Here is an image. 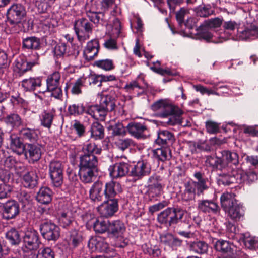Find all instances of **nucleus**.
Wrapping results in <instances>:
<instances>
[{
	"mask_svg": "<svg viewBox=\"0 0 258 258\" xmlns=\"http://www.w3.org/2000/svg\"><path fill=\"white\" fill-rule=\"evenodd\" d=\"M238 163V155L228 150L222 151L221 157L208 156L206 160L207 166L219 170L218 181L224 185L241 181V174L238 173V171L233 167Z\"/></svg>",
	"mask_w": 258,
	"mask_h": 258,
	"instance_id": "nucleus-1",
	"label": "nucleus"
},
{
	"mask_svg": "<svg viewBox=\"0 0 258 258\" xmlns=\"http://www.w3.org/2000/svg\"><path fill=\"white\" fill-rule=\"evenodd\" d=\"M122 191V188L119 182L111 181L104 185L100 181L95 182L89 190V198L94 202L98 203L104 199H112Z\"/></svg>",
	"mask_w": 258,
	"mask_h": 258,
	"instance_id": "nucleus-2",
	"label": "nucleus"
},
{
	"mask_svg": "<svg viewBox=\"0 0 258 258\" xmlns=\"http://www.w3.org/2000/svg\"><path fill=\"white\" fill-rule=\"evenodd\" d=\"M151 109L160 117L171 116L167 121L169 125H174L181 123L180 116L183 113L182 111L168 99L157 101L152 105Z\"/></svg>",
	"mask_w": 258,
	"mask_h": 258,
	"instance_id": "nucleus-3",
	"label": "nucleus"
},
{
	"mask_svg": "<svg viewBox=\"0 0 258 258\" xmlns=\"http://www.w3.org/2000/svg\"><path fill=\"white\" fill-rule=\"evenodd\" d=\"M194 176L197 181L191 180L184 183V189L181 195V199L184 201L195 200L196 194L200 196L209 188L208 179L204 178L203 174L196 172Z\"/></svg>",
	"mask_w": 258,
	"mask_h": 258,
	"instance_id": "nucleus-4",
	"label": "nucleus"
},
{
	"mask_svg": "<svg viewBox=\"0 0 258 258\" xmlns=\"http://www.w3.org/2000/svg\"><path fill=\"white\" fill-rule=\"evenodd\" d=\"M185 213V211L180 208H167L158 214L157 221L162 224L171 226L180 221Z\"/></svg>",
	"mask_w": 258,
	"mask_h": 258,
	"instance_id": "nucleus-5",
	"label": "nucleus"
},
{
	"mask_svg": "<svg viewBox=\"0 0 258 258\" xmlns=\"http://www.w3.org/2000/svg\"><path fill=\"white\" fill-rule=\"evenodd\" d=\"M125 229L124 224L120 220L109 222L108 232L118 239L116 245L119 247H124L128 243V240L123 237Z\"/></svg>",
	"mask_w": 258,
	"mask_h": 258,
	"instance_id": "nucleus-6",
	"label": "nucleus"
},
{
	"mask_svg": "<svg viewBox=\"0 0 258 258\" xmlns=\"http://www.w3.org/2000/svg\"><path fill=\"white\" fill-rule=\"evenodd\" d=\"M92 25L86 18H81L76 20L74 25V28L80 42H84L89 38L92 33Z\"/></svg>",
	"mask_w": 258,
	"mask_h": 258,
	"instance_id": "nucleus-7",
	"label": "nucleus"
},
{
	"mask_svg": "<svg viewBox=\"0 0 258 258\" xmlns=\"http://www.w3.org/2000/svg\"><path fill=\"white\" fill-rule=\"evenodd\" d=\"M49 175L52 184L56 187H59L63 182V166L58 161H52L49 165Z\"/></svg>",
	"mask_w": 258,
	"mask_h": 258,
	"instance_id": "nucleus-8",
	"label": "nucleus"
},
{
	"mask_svg": "<svg viewBox=\"0 0 258 258\" xmlns=\"http://www.w3.org/2000/svg\"><path fill=\"white\" fill-rule=\"evenodd\" d=\"M35 59L27 61L21 58L16 59L14 62L13 71L19 76L23 75L25 73L31 70L35 66L39 64V56L37 54L34 55Z\"/></svg>",
	"mask_w": 258,
	"mask_h": 258,
	"instance_id": "nucleus-9",
	"label": "nucleus"
},
{
	"mask_svg": "<svg viewBox=\"0 0 258 258\" xmlns=\"http://www.w3.org/2000/svg\"><path fill=\"white\" fill-rule=\"evenodd\" d=\"M23 243L22 248L24 252L31 251L36 249L40 243L38 232L34 230L27 231L23 237Z\"/></svg>",
	"mask_w": 258,
	"mask_h": 258,
	"instance_id": "nucleus-10",
	"label": "nucleus"
},
{
	"mask_svg": "<svg viewBox=\"0 0 258 258\" xmlns=\"http://www.w3.org/2000/svg\"><path fill=\"white\" fill-rule=\"evenodd\" d=\"M40 230L42 236L48 241L56 240L60 235L59 227L51 222L42 224Z\"/></svg>",
	"mask_w": 258,
	"mask_h": 258,
	"instance_id": "nucleus-11",
	"label": "nucleus"
},
{
	"mask_svg": "<svg viewBox=\"0 0 258 258\" xmlns=\"http://www.w3.org/2000/svg\"><path fill=\"white\" fill-rule=\"evenodd\" d=\"M25 14V9L20 4H14L7 10V16L11 24L19 23Z\"/></svg>",
	"mask_w": 258,
	"mask_h": 258,
	"instance_id": "nucleus-12",
	"label": "nucleus"
},
{
	"mask_svg": "<svg viewBox=\"0 0 258 258\" xmlns=\"http://www.w3.org/2000/svg\"><path fill=\"white\" fill-rule=\"evenodd\" d=\"M104 202L98 206L97 209L102 217H107L112 216L117 210V202L114 199H106Z\"/></svg>",
	"mask_w": 258,
	"mask_h": 258,
	"instance_id": "nucleus-13",
	"label": "nucleus"
},
{
	"mask_svg": "<svg viewBox=\"0 0 258 258\" xmlns=\"http://www.w3.org/2000/svg\"><path fill=\"white\" fill-rule=\"evenodd\" d=\"M126 128L129 133L137 139H145L149 135L148 129L144 123L131 122Z\"/></svg>",
	"mask_w": 258,
	"mask_h": 258,
	"instance_id": "nucleus-14",
	"label": "nucleus"
},
{
	"mask_svg": "<svg viewBox=\"0 0 258 258\" xmlns=\"http://www.w3.org/2000/svg\"><path fill=\"white\" fill-rule=\"evenodd\" d=\"M148 194L151 197L160 196L162 191L164 185L162 184V179L158 175H154L149 178Z\"/></svg>",
	"mask_w": 258,
	"mask_h": 258,
	"instance_id": "nucleus-15",
	"label": "nucleus"
},
{
	"mask_svg": "<svg viewBox=\"0 0 258 258\" xmlns=\"http://www.w3.org/2000/svg\"><path fill=\"white\" fill-rule=\"evenodd\" d=\"M223 24L224 30L218 33V37L220 40L216 43L222 42L223 41L228 39L236 29L238 28V24L235 21L229 20L224 22Z\"/></svg>",
	"mask_w": 258,
	"mask_h": 258,
	"instance_id": "nucleus-16",
	"label": "nucleus"
},
{
	"mask_svg": "<svg viewBox=\"0 0 258 258\" xmlns=\"http://www.w3.org/2000/svg\"><path fill=\"white\" fill-rule=\"evenodd\" d=\"M129 164L125 162L116 163L109 168L110 176L117 178L125 176L129 171Z\"/></svg>",
	"mask_w": 258,
	"mask_h": 258,
	"instance_id": "nucleus-17",
	"label": "nucleus"
},
{
	"mask_svg": "<svg viewBox=\"0 0 258 258\" xmlns=\"http://www.w3.org/2000/svg\"><path fill=\"white\" fill-rule=\"evenodd\" d=\"M98 164V158L95 155L84 154L80 156L79 167L97 170Z\"/></svg>",
	"mask_w": 258,
	"mask_h": 258,
	"instance_id": "nucleus-18",
	"label": "nucleus"
},
{
	"mask_svg": "<svg viewBox=\"0 0 258 258\" xmlns=\"http://www.w3.org/2000/svg\"><path fill=\"white\" fill-rule=\"evenodd\" d=\"M4 215L6 219L14 218L20 212L19 205L14 200L7 201L4 205Z\"/></svg>",
	"mask_w": 258,
	"mask_h": 258,
	"instance_id": "nucleus-19",
	"label": "nucleus"
},
{
	"mask_svg": "<svg viewBox=\"0 0 258 258\" xmlns=\"http://www.w3.org/2000/svg\"><path fill=\"white\" fill-rule=\"evenodd\" d=\"M99 48V41L97 39H93L88 42L84 50L85 59L88 61L93 59L98 54Z\"/></svg>",
	"mask_w": 258,
	"mask_h": 258,
	"instance_id": "nucleus-20",
	"label": "nucleus"
},
{
	"mask_svg": "<svg viewBox=\"0 0 258 258\" xmlns=\"http://www.w3.org/2000/svg\"><path fill=\"white\" fill-rule=\"evenodd\" d=\"M25 154L27 157H28L29 162L34 163L41 157V146L38 144H29Z\"/></svg>",
	"mask_w": 258,
	"mask_h": 258,
	"instance_id": "nucleus-21",
	"label": "nucleus"
},
{
	"mask_svg": "<svg viewBox=\"0 0 258 258\" xmlns=\"http://www.w3.org/2000/svg\"><path fill=\"white\" fill-rule=\"evenodd\" d=\"M109 222L108 221L99 220L95 218H92L86 222L88 228L92 227L96 233H103L106 231L108 232Z\"/></svg>",
	"mask_w": 258,
	"mask_h": 258,
	"instance_id": "nucleus-22",
	"label": "nucleus"
},
{
	"mask_svg": "<svg viewBox=\"0 0 258 258\" xmlns=\"http://www.w3.org/2000/svg\"><path fill=\"white\" fill-rule=\"evenodd\" d=\"M42 85V78L39 77H30L23 79L21 82V86L24 91L26 92H32Z\"/></svg>",
	"mask_w": 258,
	"mask_h": 258,
	"instance_id": "nucleus-23",
	"label": "nucleus"
},
{
	"mask_svg": "<svg viewBox=\"0 0 258 258\" xmlns=\"http://www.w3.org/2000/svg\"><path fill=\"white\" fill-rule=\"evenodd\" d=\"M120 0H102L100 4L99 11L105 12L110 8H113L111 14L114 16L121 13V9L118 6Z\"/></svg>",
	"mask_w": 258,
	"mask_h": 258,
	"instance_id": "nucleus-24",
	"label": "nucleus"
},
{
	"mask_svg": "<svg viewBox=\"0 0 258 258\" xmlns=\"http://www.w3.org/2000/svg\"><path fill=\"white\" fill-rule=\"evenodd\" d=\"M175 141V137L172 133L167 130L161 131L158 133L156 143L161 146H169Z\"/></svg>",
	"mask_w": 258,
	"mask_h": 258,
	"instance_id": "nucleus-25",
	"label": "nucleus"
},
{
	"mask_svg": "<svg viewBox=\"0 0 258 258\" xmlns=\"http://www.w3.org/2000/svg\"><path fill=\"white\" fill-rule=\"evenodd\" d=\"M225 212L231 220L237 221L242 218L244 215V211L241 205L236 204L231 207Z\"/></svg>",
	"mask_w": 258,
	"mask_h": 258,
	"instance_id": "nucleus-26",
	"label": "nucleus"
},
{
	"mask_svg": "<svg viewBox=\"0 0 258 258\" xmlns=\"http://www.w3.org/2000/svg\"><path fill=\"white\" fill-rule=\"evenodd\" d=\"M160 241L165 245L168 246L173 249L176 248L181 246L182 240L174 237L170 233L163 234L160 236Z\"/></svg>",
	"mask_w": 258,
	"mask_h": 258,
	"instance_id": "nucleus-27",
	"label": "nucleus"
},
{
	"mask_svg": "<svg viewBox=\"0 0 258 258\" xmlns=\"http://www.w3.org/2000/svg\"><path fill=\"white\" fill-rule=\"evenodd\" d=\"M198 208L204 213H217L220 211L219 207L216 203L209 200L199 201Z\"/></svg>",
	"mask_w": 258,
	"mask_h": 258,
	"instance_id": "nucleus-28",
	"label": "nucleus"
},
{
	"mask_svg": "<svg viewBox=\"0 0 258 258\" xmlns=\"http://www.w3.org/2000/svg\"><path fill=\"white\" fill-rule=\"evenodd\" d=\"M235 195L231 192H224L220 198L221 205L222 209L225 211L231 207L237 204L235 199Z\"/></svg>",
	"mask_w": 258,
	"mask_h": 258,
	"instance_id": "nucleus-29",
	"label": "nucleus"
},
{
	"mask_svg": "<svg viewBox=\"0 0 258 258\" xmlns=\"http://www.w3.org/2000/svg\"><path fill=\"white\" fill-rule=\"evenodd\" d=\"M209 84L212 85L213 89L208 88L205 87L201 85H197L195 86V88L197 91H199L202 94L210 95H219V94L217 92V91L219 89H227L226 86L219 85L220 83H212L210 82Z\"/></svg>",
	"mask_w": 258,
	"mask_h": 258,
	"instance_id": "nucleus-30",
	"label": "nucleus"
},
{
	"mask_svg": "<svg viewBox=\"0 0 258 258\" xmlns=\"http://www.w3.org/2000/svg\"><path fill=\"white\" fill-rule=\"evenodd\" d=\"M237 36L241 40L256 38L258 37V27L252 26L251 28H245L242 31L238 29Z\"/></svg>",
	"mask_w": 258,
	"mask_h": 258,
	"instance_id": "nucleus-31",
	"label": "nucleus"
},
{
	"mask_svg": "<svg viewBox=\"0 0 258 258\" xmlns=\"http://www.w3.org/2000/svg\"><path fill=\"white\" fill-rule=\"evenodd\" d=\"M97 170L79 167V176L84 183H91L95 177V172Z\"/></svg>",
	"mask_w": 258,
	"mask_h": 258,
	"instance_id": "nucleus-32",
	"label": "nucleus"
},
{
	"mask_svg": "<svg viewBox=\"0 0 258 258\" xmlns=\"http://www.w3.org/2000/svg\"><path fill=\"white\" fill-rule=\"evenodd\" d=\"M141 81L144 82V76L143 74H140L137 78L136 80L132 81L129 83L125 85L124 89L126 92L132 93L134 92L136 89L140 90V94L143 93L145 91V88L143 86L140 85L139 81Z\"/></svg>",
	"mask_w": 258,
	"mask_h": 258,
	"instance_id": "nucleus-33",
	"label": "nucleus"
},
{
	"mask_svg": "<svg viewBox=\"0 0 258 258\" xmlns=\"http://www.w3.org/2000/svg\"><path fill=\"white\" fill-rule=\"evenodd\" d=\"M149 172L150 169L148 166L143 161L138 162L131 171L132 175L138 177L145 176Z\"/></svg>",
	"mask_w": 258,
	"mask_h": 258,
	"instance_id": "nucleus-34",
	"label": "nucleus"
},
{
	"mask_svg": "<svg viewBox=\"0 0 258 258\" xmlns=\"http://www.w3.org/2000/svg\"><path fill=\"white\" fill-rule=\"evenodd\" d=\"M52 191L48 187H41L37 193L36 199L38 202L48 204L52 200Z\"/></svg>",
	"mask_w": 258,
	"mask_h": 258,
	"instance_id": "nucleus-35",
	"label": "nucleus"
},
{
	"mask_svg": "<svg viewBox=\"0 0 258 258\" xmlns=\"http://www.w3.org/2000/svg\"><path fill=\"white\" fill-rule=\"evenodd\" d=\"M23 48L28 50H39L41 47L40 39L36 37H29L23 39Z\"/></svg>",
	"mask_w": 258,
	"mask_h": 258,
	"instance_id": "nucleus-36",
	"label": "nucleus"
},
{
	"mask_svg": "<svg viewBox=\"0 0 258 258\" xmlns=\"http://www.w3.org/2000/svg\"><path fill=\"white\" fill-rule=\"evenodd\" d=\"M215 248L217 251H221L225 253H229L235 255L236 251L234 245L228 241L224 240H218L216 242Z\"/></svg>",
	"mask_w": 258,
	"mask_h": 258,
	"instance_id": "nucleus-37",
	"label": "nucleus"
},
{
	"mask_svg": "<svg viewBox=\"0 0 258 258\" xmlns=\"http://www.w3.org/2000/svg\"><path fill=\"white\" fill-rule=\"evenodd\" d=\"M95 5V3L93 4L91 9L86 11V15L91 22L95 24H98L102 21V18L101 16H103V15L101 13L102 11L98 10L100 8L94 9Z\"/></svg>",
	"mask_w": 258,
	"mask_h": 258,
	"instance_id": "nucleus-38",
	"label": "nucleus"
},
{
	"mask_svg": "<svg viewBox=\"0 0 258 258\" xmlns=\"http://www.w3.org/2000/svg\"><path fill=\"white\" fill-rule=\"evenodd\" d=\"M154 156L161 161L169 160L171 157V151L168 148H157L153 151Z\"/></svg>",
	"mask_w": 258,
	"mask_h": 258,
	"instance_id": "nucleus-39",
	"label": "nucleus"
},
{
	"mask_svg": "<svg viewBox=\"0 0 258 258\" xmlns=\"http://www.w3.org/2000/svg\"><path fill=\"white\" fill-rule=\"evenodd\" d=\"M60 74L58 72H54L49 75L46 80L47 89H52L60 86Z\"/></svg>",
	"mask_w": 258,
	"mask_h": 258,
	"instance_id": "nucleus-40",
	"label": "nucleus"
},
{
	"mask_svg": "<svg viewBox=\"0 0 258 258\" xmlns=\"http://www.w3.org/2000/svg\"><path fill=\"white\" fill-rule=\"evenodd\" d=\"M54 113L51 111H44L40 115L41 124L47 128H50L53 120Z\"/></svg>",
	"mask_w": 258,
	"mask_h": 258,
	"instance_id": "nucleus-41",
	"label": "nucleus"
},
{
	"mask_svg": "<svg viewBox=\"0 0 258 258\" xmlns=\"http://www.w3.org/2000/svg\"><path fill=\"white\" fill-rule=\"evenodd\" d=\"M91 136L95 139H101L104 138V133L103 126L98 122L92 123L91 128Z\"/></svg>",
	"mask_w": 258,
	"mask_h": 258,
	"instance_id": "nucleus-42",
	"label": "nucleus"
},
{
	"mask_svg": "<svg viewBox=\"0 0 258 258\" xmlns=\"http://www.w3.org/2000/svg\"><path fill=\"white\" fill-rule=\"evenodd\" d=\"M37 176L33 171L27 172L23 176V181L25 187L32 188L37 184Z\"/></svg>",
	"mask_w": 258,
	"mask_h": 258,
	"instance_id": "nucleus-43",
	"label": "nucleus"
},
{
	"mask_svg": "<svg viewBox=\"0 0 258 258\" xmlns=\"http://www.w3.org/2000/svg\"><path fill=\"white\" fill-rule=\"evenodd\" d=\"M21 135L24 139L31 142L36 141L38 138V131L29 128L22 129L21 131Z\"/></svg>",
	"mask_w": 258,
	"mask_h": 258,
	"instance_id": "nucleus-44",
	"label": "nucleus"
},
{
	"mask_svg": "<svg viewBox=\"0 0 258 258\" xmlns=\"http://www.w3.org/2000/svg\"><path fill=\"white\" fill-rule=\"evenodd\" d=\"M5 122L13 128L17 127L22 124L21 117L17 114H11L4 118Z\"/></svg>",
	"mask_w": 258,
	"mask_h": 258,
	"instance_id": "nucleus-45",
	"label": "nucleus"
},
{
	"mask_svg": "<svg viewBox=\"0 0 258 258\" xmlns=\"http://www.w3.org/2000/svg\"><path fill=\"white\" fill-rule=\"evenodd\" d=\"M190 249L196 253L204 254L207 252L208 245L204 241L194 242L190 244Z\"/></svg>",
	"mask_w": 258,
	"mask_h": 258,
	"instance_id": "nucleus-46",
	"label": "nucleus"
},
{
	"mask_svg": "<svg viewBox=\"0 0 258 258\" xmlns=\"http://www.w3.org/2000/svg\"><path fill=\"white\" fill-rule=\"evenodd\" d=\"M84 79L87 86L94 85L101 86L102 83V75L90 74L87 76H84Z\"/></svg>",
	"mask_w": 258,
	"mask_h": 258,
	"instance_id": "nucleus-47",
	"label": "nucleus"
},
{
	"mask_svg": "<svg viewBox=\"0 0 258 258\" xmlns=\"http://www.w3.org/2000/svg\"><path fill=\"white\" fill-rule=\"evenodd\" d=\"M6 238L12 245H18L21 241L19 232L15 229H11L6 234Z\"/></svg>",
	"mask_w": 258,
	"mask_h": 258,
	"instance_id": "nucleus-48",
	"label": "nucleus"
},
{
	"mask_svg": "<svg viewBox=\"0 0 258 258\" xmlns=\"http://www.w3.org/2000/svg\"><path fill=\"white\" fill-rule=\"evenodd\" d=\"M84 76L78 78L75 82L72 84L71 92L73 94L79 95L82 93V87L86 86Z\"/></svg>",
	"mask_w": 258,
	"mask_h": 258,
	"instance_id": "nucleus-49",
	"label": "nucleus"
},
{
	"mask_svg": "<svg viewBox=\"0 0 258 258\" xmlns=\"http://www.w3.org/2000/svg\"><path fill=\"white\" fill-rule=\"evenodd\" d=\"M83 150L85 154L95 155L100 154L102 149L94 143H89L84 147Z\"/></svg>",
	"mask_w": 258,
	"mask_h": 258,
	"instance_id": "nucleus-50",
	"label": "nucleus"
},
{
	"mask_svg": "<svg viewBox=\"0 0 258 258\" xmlns=\"http://www.w3.org/2000/svg\"><path fill=\"white\" fill-rule=\"evenodd\" d=\"M94 66L105 71H110L114 68L112 60L110 59H102L95 61Z\"/></svg>",
	"mask_w": 258,
	"mask_h": 258,
	"instance_id": "nucleus-51",
	"label": "nucleus"
},
{
	"mask_svg": "<svg viewBox=\"0 0 258 258\" xmlns=\"http://www.w3.org/2000/svg\"><path fill=\"white\" fill-rule=\"evenodd\" d=\"M100 105L108 111L113 110L115 107L114 100L110 96H108L102 97Z\"/></svg>",
	"mask_w": 258,
	"mask_h": 258,
	"instance_id": "nucleus-52",
	"label": "nucleus"
},
{
	"mask_svg": "<svg viewBox=\"0 0 258 258\" xmlns=\"http://www.w3.org/2000/svg\"><path fill=\"white\" fill-rule=\"evenodd\" d=\"M238 173L241 174L242 175L241 181L240 182H234V183H236L240 184L245 182L250 183L254 181L257 178V176L256 173L251 170H249L243 174H242L241 171H238Z\"/></svg>",
	"mask_w": 258,
	"mask_h": 258,
	"instance_id": "nucleus-53",
	"label": "nucleus"
},
{
	"mask_svg": "<svg viewBox=\"0 0 258 258\" xmlns=\"http://www.w3.org/2000/svg\"><path fill=\"white\" fill-rule=\"evenodd\" d=\"M209 29L207 27L203 26V24H201L197 29L199 38L203 39L207 41H210L212 38L213 35L209 31Z\"/></svg>",
	"mask_w": 258,
	"mask_h": 258,
	"instance_id": "nucleus-54",
	"label": "nucleus"
},
{
	"mask_svg": "<svg viewBox=\"0 0 258 258\" xmlns=\"http://www.w3.org/2000/svg\"><path fill=\"white\" fill-rule=\"evenodd\" d=\"M222 23V18H215L205 21L203 23V26L208 28H216L220 27Z\"/></svg>",
	"mask_w": 258,
	"mask_h": 258,
	"instance_id": "nucleus-55",
	"label": "nucleus"
},
{
	"mask_svg": "<svg viewBox=\"0 0 258 258\" xmlns=\"http://www.w3.org/2000/svg\"><path fill=\"white\" fill-rule=\"evenodd\" d=\"M10 147L15 152L19 153V150H23V145L18 137L11 135L10 136Z\"/></svg>",
	"mask_w": 258,
	"mask_h": 258,
	"instance_id": "nucleus-56",
	"label": "nucleus"
},
{
	"mask_svg": "<svg viewBox=\"0 0 258 258\" xmlns=\"http://www.w3.org/2000/svg\"><path fill=\"white\" fill-rule=\"evenodd\" d=\"M82 240V236L80 232L76 230L71 231L70 242L74 247L78 246Z\"/></svg>",
	"mask_w": 258,
	"mask_h": 258,
	"instance_id": "nucleus-57",
	"label": "nucleus"
},
{
	"mask_svg": "<svg viewBox=\"0 0 258 258\" xmlns=\"http://www.w3.org/2000/svg\"><path fill=\"white\" fill-rule=\"evenodd\" d=\"M115 144L117 148L122 151L134 145V141L129 138L119 139L115 142Z\"/></svg>",
	"mask_w": 258,
	"mask_h": 258,
	"instance_id": "nucleus-58",
	"label": "nucleus"
},
{
	"mask_svg": "<svg viewBox=\"0 0 258 258\" xmlns=\"http://www.w3.org/2000/svg\"><path fill=\"white\" fill-rule=\"evenodd\" d=\"M36 258H54V252L49 247L41 248L39 250Z\"/></svg>",
	"mask_w": 258,
	"mask_h": 258,
	"instance_id": "nucleus-59",
	"label": "nucleus"
},
{
	"mask_svg": "<svg viewBox=\"0 0 258 258\" xmlns=\"http://www.w3.org/2000/svg\"><path fill=\"white\" fill-rule=\"evenodd\" d=\"M9 66L7 55L6 52L0 50V74H3Z\"/></svg>",
	"mask_w": 258,
	"mask_h": 258,
	"instance_id": "nucleus-60",
	"label": "nucleus"
},
{
	"mask_svg": "<svg viewBox=\"0 0 258 258\" xmlns=\"http://www.w3.org/2000/svg\"><path fill=\"white\" fill-rule=\"evenodd\" d=\"M68 111L71 115H78L85 111V107L82 104H73L69 106Z\"/></svg>",
	"mask_w": 258,
	"mask_h": 258,
	"instance_id": "nucleus-61",
	"label": "nucleus"
},
{
	"mask_svg": "<svg viewBox=\"0 0 258 258\" xmlns=\"http://www.w3.org/2000/svg\"><path fill=\"white\" fill-rule=\"evenodd\" d=\"M1 162L6 169H8L11 171L13 170L17 163L15 158L12 156H8L4 159V160H2Z\"/></svg>",
	"mask_w": 258,
	"mask_h": 258,
	"instance_id": "nucleus-62",
	"label": "nucleus"
},
{
	"mask_svg": "<svg viewBox=\"0 0 258 258\" xmlns=\"http://www.w3.org/2000/svg\"><path fill=\"white\" fill-rule=\"evenodd\" d=\"M112 33L114 37H118L121 32V22L118 18H114L112 24Z\"/></svg>",
	"mask_w": 258,
	"mask_h": 258,
	"instance_id": "nucleus-63",
	"label": "nucleus"
},
{
	"mask_svg": "<svg viewBox=\"0 0 258 258\" xmlns=\"http://www.w3.org/2000/svg\"><path fill=\"white\" fill-rule=\"evenodd\" d=\"M72 220L70 215L66 213H63L59 219V222L60 226L66 228L71 224Z\"/></svg>",
	"mask_w": 258,
	"mask_h": 258,
	"instance_id": "nucleus-64",
	"label": "nucleus"
}]
</instances>
